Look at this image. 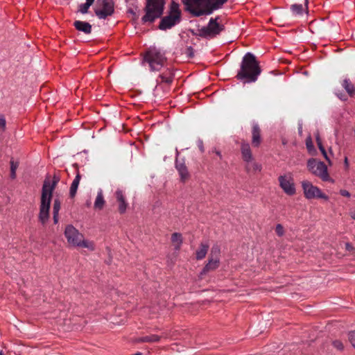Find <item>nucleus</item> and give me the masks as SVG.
I'll list each match as a JSON object with an SVG mask.
<instances>
[{
	"label": "nucleus",
	"mask_w": 355,
	"mask_h": 355,
	"mask_svg": "<svg viewBox=\"0 0 355 355\" xmlns=\"http://www.w3.org/2000/svg\"><path fill=\"white\" fill-rule=\"evenodd\" d=\"M216 155H218L219 157H221V154L219 151H216Z\"/></svg>",
	"instance_id": "nucleus-45"
},
{
	"label": "nucleus",
	"mask_w": 355,
	"mask_h": 355,
	"mask_svg": "<svg viewBox=\"0 0 355 355\" xmlns=\"http://www.w3.org/2000/svg\"><path fill=\"white\" fill-rule=\"evenodd\" d=\"M318 144V148H319V149H320V147H324V146H322V142H318V144Z\"/></svg>",
	"instance_id": "nucleus-44"
},
{
	"label": "nucleus",
	"mask_w": 355,
	"mask_h": 355,
	"mask_svg": "<svg viewBox=\"0 0 355 355\" xmlns=\"http://www.w3.org/2000/svg\"><path fill=\"white\" fill-rule=\"evenodd\" d=\"M180 14L178 3L173 1L171 4L169 14L162 19L159 28L161 30H166L172 28L180 22Z\"/></svg>",
	"instance_id": "nucleus-7"
},
{
	"label": "nucleus",
	"mask_w": 355,
	"mask_h": 355,
	"mask_svg": "<svg viewBox=\"0 0 355 355\" xmlns=\"http://www.w3.org/2000/svg\"><path fill=\"white\" fill-rule=\"evenodd\" d=\"M73 26L78 31L85 34H89L92 32V25L88 22L78 20L74 21Z\"/></svg>",
	"instance_id": "nucleus-21"
},
{
	"label": "nucleus",
	"mask_w": 355,
	"mask_h": 355,
	"mask_svg": "<svg viewBox=\"0 0 355 355\" xmlns=\"http://www.w3.org/2000/svg\"><path fill=\"white\" fill-rule=\"evenodd\" d=\"M345 248H346V249H347V250H349V251H351V250H352L354 249V248L352 247V245L350 243H347L345 244Z\"/></svg>",
	"instance_id": "nucleus-40"
},
{
	"label": "nucleus",
	"mask_w": 355,
	"mask_h": 355,
	"mask_svg": "<svg viewBox=\"0 0 355 355\" xmlns=\"http://www.w3.org/2000/svg\"><path fill=\"white\" fill-rule=\"evenodd\" d=\"M165 0H146L144 8L145 15L142 17L143 23H153L159 18L164 12Z\"/></svg>",
	"instance_id": "nucleus-5"
},
{
	"label": "nucleus",
	"mask_w": 355,
	"mask_h": 355,
	"mask_svg": "<svg viewBox=\"0 0 355 355\" xmlns=\"http://www.w3.org/2000/svg\"><path fill=\"white\" fill-rule=\"evenodd\" d=\"M306 145L309 150H311L313 148V146L311 138L306 139Z\"/></svg>",
	"instance_id": "nucleus-36"
},
{
	"label": "nucleus",
	"mask_w": 355,
	"mask_h": 355,
	"mask_svg": "<svg viewBox=\"0 0 355 355\" xmlns=\"http://www.w3.org/2000/svg\"><path fill=\"white\" fill-rule=\"evenodd\" d=\"M320 152L322 153V154L323 155L324 157L325 158V159L329 162V164H331V161L327 155V153L324 149V147H320Z\"/></svg>",
	"instance_id": "nucleus-34"
},
{
	"label": "nucleus",
	"mask_w": 355,
	"mask_h": 355,
	"mask_svg": "<svg viewBox=\"0 0 355 355\" xmlns=\"http://www.w3.org/2000/svg\"><path fill=\"white\" fill-rule=\"evenodd\" d=\"M105 204V200L104 199L103 191L99 189L97 193V196L96 197L94 208L95 209L101 210L103 209L104 205Z\"/></svg>",
	"instance_id": "nucleus-23"
},
{
	"label": "nucleus",
	"mask_w": 355,
	"mask_h": 355,
	"mask_svg": "<svg viewBox=\"0 0 355 355\" xmlns=\"http://www.w3.org/2000/svg\"><path fill=\"white\" fill-rule=\"evenodd\" d=\"M218 19L211 18L208 25L199 30V35L205 38H213L223 31L224 26L217 21Z\"/></svg>",
	"instance_id": "nucleus-11"
},
{
	"label": "nucleus",
	"mask_w": 355,
	"mask_h": 355,
	"mask_svg": "<svg viewBox=\"0 0 355 355\" xmlns=\"http://www.w3.org/2000/svg\"><path fill=\"white\" fill-rule=\"evenodd\" d=\"M116 201L119 204L118 210L120 214H124L128 207V203L126 202L125 196L121 190L118 189L115 192Z\"/></svg>",
	"instance_id": "nucleus-17"
},
{
	"label": "nucleus",
	"mask_w": 355,
	"mask_h": 355,
	"mask_svg": "<svg viewBox=\"0 0 355 355\" xmlns=\"http://www.w3.org/2000/svg\"><path fill=\"white\" fill-rule=\"evenodd\" d=\"M173 78L174 74L172 70L171 69H166L157 79L156 89H157L162 83L170 85L173 82Z\"/></svg>",
	"instance_id": "nucleus-16"
},
{
	"label": "nucleus",
	"mask_w": 355,
	"mask_h": 355,
	"mask_svg": "<svg viewBox=\"0 0 355 355\" xmlns=\"http://www.w3.org/2000/svg\"><path fill=\"white\" fill-rule=\"evenodd\" d=\"M309 171L314 175L320 178L323 181L330 180L327 166L315 159H310L307 162Z\"/></svg>",
	"instance_id": "nucleus-9"
},
{
	"label": "nucleus",
	"mask_w": 355,
	"mask_h": 355,
	"mask_svg": "<svg viewBox=\"0 0 355 355\" xmlns=\"http://www.w3.org/2000/svg\"><path fill=\"white\" fill-rule=\"evenodd\" d=\"M80 178H81V177H80V173H77L74 180H73V182L71 183V187H70V196L71 198L74 197L76 193V191H77V189H78V185L80 183Z\"/></svg>",
	"instance_id": "nucleus-25"
},
{
	"label": "nucleus",
	"mask_w": 355,
	"mask_h": 355,
	"mask_svg": "<svg viewBox=\"0 0 355 355\" xmlns=\"http://www.w3.org/2000/svg\"><path fill=\"white\" fill-rule=\"evenodd\" d=\"M61 204L58 199H55L53 202V213L59 214Z\"/></svg>",
	"instance_id": "nucleus-30"
},
{
	"label": "nucleus",
	"mask_w": 355,
	"mask_h": 355,
	"mask_svg": "<svg viewBox=\"0 0 355 355\" xmlns=\"http://www.w3.org/2000/svg\"><path fill=\"white\" fill-rule=\"evenodd\" d=\"M316 141H317V144H318V142H322L320 139V137L318 135L316 137Z\"/></svg>",
	"instance_id": "nucleus-43"
},
{
	"label": "nucleus",
	"mask_w": 355,
	"mask_h": 355,
	"mask_svg": "<svg viewBox=\"0 0 355 355\" xmlns=\"http://www.w3.org/2000/svg\"><path fill=\"white\" fill-rule=\"evenodd\" d=\"M171 242L175 250H179L183 243V238L180 233L175 232L171 235Z\"/></svg>",
	"instance_id": "nucleus-24"
},
{
	"label": "nucleus",
	"mask_w": 355,
	"mask_h": 355,
	"mask_svg": "<svg viewBox=\"0 0 355 355\" xmlns=\"http://www.w3.org/2000/svg\"><path fill=\"white\" fill-rule=\"evenodd\" d=\"M245 171L249 173H257L261 172L262 166L259 163L254 161L245 162Z\"/></svg>",
	"instance_id": "nucleus-19"
},
{
	"label": "nucleus",
	"mask_w": 355,
	"mask_h": 355,
	"mask_svg": "<svg viewBox=\"0 0 355 355\" xmlns=\"http://www.w3.org/2000/svg\"><path fill=\"white\" fill-rule=\"evenodd\" d=\"M175 166L180 176L181 181L185 182L189 178V173L184 163L176 161Z\"/></svg>",
	"instance_id": "nucleus-20"
},
{
	"label": "nucleus",
	"mask_w": 355,
	"mask_h": 355,
	"mask_svg": "<svg viewBox=\"0 0 355 355\" xmlns=\"http://www.w3.org/2000/svg\"><path fill=\"white\" fill-rule=\"evenodd\" d=\"M185 53L189 58H193L194 55V50L191 46H189L186 49Z\"/></svg>",
	"instance_id": "nucleus-33"
},
{
	"label": "nucleus",
	"mask_w": 355,
	"mask_h": 355,
	"mask_svg": "<svg viewBox=\"0 0 355 355\" xmlns=\"http://www.w3.org/2000/svg\"><path fill=\"white\" fill-rule=\"evenodd\" d=\"M260 73L261 69L255 56L251 53H247L243 58L237 78L245 79L248 83L255 82Z\"/></svg>",
	"instance_id": "nucleus-3"
},
{
	"label": "nucleus",
	"mask_w": 355,
	"mask_h": 355,
	"mask_svg": "<svg viewBox=\"0 0 355 355\" xmlns=\"http://www.w3.org/2000/svg\"><path fill=\"white\" fill-rule=\"evenodd\" d=\"M261 130L257 124L252 126V144L254 147H258L261 144Z\"/></svg>",
	"instance_id": "nucleus-18"
},
{
	"label": "nucleus",
	"mask_w": 355,
	"mask_h": 355,
	"mask_svg": "<svg viewBox=\"0 0 355 355\" xmlns=\"http://www.w3.org/2000/svg\"><path fill=\"white\" fill-rule=\"evenodd\" d=\"M333 345L334 346L335 348L338 349V350H343L344 348L343 343L340 340L334 341Z\"/></svg>",
	"instance_id": "nucleus-32"
},
{
	"label": "nucleus",
	"mask_w": 355,
	"mask_h": 355,
	"mask_svg": "<svg viewBox=\"0 0 355 355\" xmlns=\"http://www.w3.org/2000/svg\"><path fill=\"white\" fill-rule=\"evenodd\" d=\"M349 340L353 345V347L355 348V331L352 332L349 335Z\"/></svg>",
	"instance_id": "nucleus-35"
},
{
	"label": "nucleus",
	"mask_w": 355,
	"mask_h": 355,
	"mask_svg": "<svg viewBox=\"0 0 355 355\" xmlns=\"http://www.w3.org/2000/svg\"><path fill=\"white\" fill-rule=\"evenodd\" d=\"M95 14L99 19H105L114 12L113 0H97Z\"/></svg>",
	"instance_id": "nucleus-12"
},
{
	"label": "nucleus",
	"mask_w": 355,
	"mask_h": 355,
	"mask_svg": "<svg viewBox=\"0 0 355 355\" xmlns=\"http://www.w3.org/2000/svg\"><path fill=\"white\" fill-rule=\"evenodd\" d=\"M305 1V6H307V4H308V2H309V0H304Z\"/></svg>",
	"instance_id": "nucleus-46"
},
{
	"label": "nucleus",
	"mask_w": 355,
	"mask_h": 355,
	"mask_svg": "<svg viewBox=\"0 0 355 355\" xmlns=\"http://www.w3.org/2000/svg\"><path fill=\"white\" fill-rule=\"evenodd\" d=\"M340 193L341 196H345V197L349 198L351 196L350 193L348 191L345 190V189H341L340 191Z\"/></svg>",
	"instance_id": "nucleus-38"
},
{
	"label": "nucleus",
	"mask_w": 355,
	"mask_h": 355,
	"mask_svg": "<svg viewBox=\"0 0 355 355\" xmlns=\"http://www.w3.org/2000/svg\"><path fill=\"white\" fill-rule=\"evenodd\" d=\"M350 214V216L354 219L355 220V211H352L349 213Z\"/></svg>",
	"instance_id": "nucleus-41"
},
{
	"label": "nucleus",
	"mask_w": 355,
	"mask_h": 355,
	"mask_svg": "<svg viewBox=\"0 0 355 355\" xmlns=\"http://www.w3.org/2000/svg\"><path fill=\"white\" fill-rule=\"evenodd\" d=\"M176 331L173 332H163L161 336H158L156 334H150L145 336L140 337L137 338V343H157L162 338H172L175 335Z\"/></svg>",
	"instance_id": "nucleus-14"
},
{
	"label": "nucleus",
	"mask_w": 355,
	"mask_h": 355,
	"mask_svg": "<svg viewBox=\"0 0 355 355\" xmlns=\"http://www.w3.org/2000/svg\"><path fill=\"white\" fill-rule=\"evenodd\" d=\"M53 221H54V223L56 224L58 222L59 214L53 213Z\"/></svg>",
	"instance_id": "nucleus-39"
},
{
	"label": "nucleus",
	"mask_w": 355,
	"mask_h": 355,
	"mask_svg": "<svg viewBox=\"0 0 355 355\" xmlns=\"http://www.w3.org/2000/svg\"><path fill=\"white\" fill-rule=\"evenodd\" d=\"M209 245L207 243H201L198 249L196 252V258L197 260H202L204 259L208 252Z\"/></svg>",
	"instance_id": "nucleus-22"
},
{
	"label": "nucleus",
	"mask_w": 355,
	"mask_h": 355,
	"mask_svg": "<svg viewBox=\"0 0 355 355\" xmlns=\"http://www.w3.org/2000/svg\"><path fill=\"white\" fill-rule=\"evenodd\" d=\"M18 164L12 160L10 162V177L12 179H15L16 178V170Z\"/></svg>",
	"instance_id": "nucleus-29"
},
{
	"label": "nucleus",
	"mask_w": 355,
	"mask_h": 355,
	"mask_svg": "<svg viewBox=\"0 0 355 355\" xmlns=\"http://www.w3.org/2000/svg\"><path fill=\"white\" fill-rule=\"evenodd\" d=\"M59 180V177L54 175L52 182L49 180L44 182L39 213V220L43 225L49 220L52 193Z\"/></svg>",
	"instance_id": "nucleus-2"
},
{
	"label": "nucleus",
	"mask_w": 355,
	"mask_h": 355,
	"mask_svg": "<svg viewBox=\"0 0 355 355\" xmlns=\"http://www.w3.org/2000/svg\"><path fill=\"white\" fill-rule=\"evenodd\" d=\"M343 87L346 90L349 96H353L355 94V88L354 85L351 83L349 79H345L342 83Z\"/></svg>",
	"instance_id": "nucleus-26"
},
{
	"label": "nucleus",
	"mask_w": 355,
	"mask_h": 355,
	"mask_svg": "<svg viewBox=\"0 0 355 355\" xmlns=\"http://www.w3.org/2000/svg\"><path fill=\"white\" fill-rule=\"evenodd\" d=\"M6 119L3 116H0V128L4 129L6 128Z\"/></svg>",
	"instance_id": "nucleus-37"
},
{
	"label": "nucleus",
	"mask_w": 355,
	"mask_h": 355,
	"mask_svg": "<svg viewBox=\"0 0 355 355\" xmlns=\"http://www.w3.org/2000/svg\"><path fill=\"white\" fill-rule=\"evenodd\" d=\"M301 186L304 196L307 200L315 198H321L325 200L329 199L328 196L324 194L320 189L313 185L310 181L303 180L301 182Z\"/></svg>",
	"instance_id": "nucleus-10"
},
{
	"label": "nucleus",
	"mask_w": 355,
	"mask_h": 355,
	"mask_svg": "<svg viewBox=\"0 0 355 355\" xmlns=\"http://www.w3.org/2000/svg\"><path fill=\"white\" fill-rule=\"evenodd\" d=\"M291 9L295 15H302L303 12V7L301 4H293L291 6Z\"/></svg>",
	"instance_id": "nucleus-28"
},
{
	"label": "nucleus",
	"mask_w": 355,
	"mask_h": 355,
	"mask_svg": "<svg viewBox=\"0 0 355 355\" xmlns=\"http://www.w3.org/2000/svg\"><path fill=\"white\" fill-rule=\"evenodd\" d=\"M227 1V0H182L186 9L195 16L210 15Z\"/></svg>",
	"instance_id": "nucleus-1"
},
{
	"label": "nucleus",
	"mask_w": 355,
	"mask_h": 355,
	"mask_svg": "<svg viewBox=\"0 0 355 355\" xmlns=\"http://www.w3.org/2000/svg\"><path fill=\"white\" fill-rule=\"evenodd\" d=\"M280 188L288 196H293L296 193V189L293 178L291 173L280 175L278 178Z\"/></svg>",
	"instance_id": "nucleus-13"
},
{
	"label": "nucleus",
	"mask_w": 355,
	"mask_h": 355,
	"mask_svg": "<svg viewBox=\"0 0 355 355\" xmlns=\"http://www.w3.org/2000/svg\"><path fill=\"white\" fill-rule=\"evenodd\" d=\"M275 232L279 236H282L284 234V230L281 224H277L276 225Z\"/></svg>",
	"instance_id": "nucleus-31"
},
{
	"label": "nucleus",
	"mask_w": 355,
	"mask_h": 355,
	"mask_svg": "<svg viewBox=\"0 0 355 355\" xmlns=\"http://www.w3.org/2000/svg\"><path fill=\"white\" fill-rule=\"evenodd\" d=\"M95 0H86V2L79 6L78 11L82 14H86L89 7L94 3Z\"/></svg>",
	"instance_id": "nucleus-27"
},
{
	"label": "nucleus",
	"mask_w": 355,
	"mask_h": 355,
	"mask_svg": "<svg viewBox=\"0 0 355 355\" xmlns=\"http://www.w3.org/2000/svg\"><path fill=\"white\" fill-rule=\"evenodd\" d=\"M144 61L146 62L151 71H159L166 63V58L163 53L155 49L148 51L144 56Z\"/></svg>",
	"instance_id": "nucleus-6"
},
{
	"label": "nucleus",
	"mask_w": 355,
	"mask_h": 355,
	"mask_svg": "<svg viewBox=\"0 0 355 355\" xmlns=\"http://www.w3.org/2000/svg\"><path fill=\"white\" fill-rule=\"evenodd\" d=\"M0 355H4L2 351H0Z\"/></svg>",
	"instance_id": "nucleus-47"
},
{
	"label": "nucleus",
	"mask_w": 355,
	"mask_h": 355,
	"mask_svg": "<svg viewBox=\"0 0 355 355\" xmlns=\"http://www.w3.org/2000/svg\"><path fill=\"white\" fill-rule=\"evenodd\" d=\"M220 248L218 245H214L209 256L208 261L199 274V279H202L207 272L216 270L220 265Z\"/></svg>",
	"instance_id": "nucleus-8"
},
{
	"label": "nucleus",
	"mask_w": 355,
	"mask_h": 355,
	"mask_svg": "<svg viewBox=\"0 0 355 355\" xmlns=\"http://www.w3.org/2000/svg\"><path fill=\"white\" fill-rule=\"evenodd\" d=\"M64 236L67 240V243L71 246L84 248L90 251L95 250L94 242L85 239L83 234L71 225L66 226L64 230Z\"/></svg>",
	"instance_id": "nucleus-4"
},
{
	"label": "nucleus",
	"mask_w": 355,
	"mask_h": 355,
	"mask_svg": "<svg viewBox=\"0 0 355 355\" xmlns=\"http://www.w3.org/2000/svg\"><path fill=\"white\" fill-rule=\"evenodd\" d=\"M241 157L244 162L253 161L254 156L248 142L242 140L241 142Z\"/></svg>",
	"instance_id": "nucleus-15"
},
{
	"label": "nucleus",
	"mask_w": 355,
	"mask_h": 355,
	"mask_svg": "<svg viewBox=\"0 0 355 355\" xmlns=\"http://www.w3.org/2000/svg\"><path fill=\"white\" fill-rule=\"evenodd\" d=\"M345 164L346 167H348L349 164H348V159H347V157H345Z\"/></svg>",
	"instance_id": "nucleus-42"
}]
</instances>
